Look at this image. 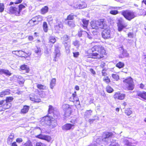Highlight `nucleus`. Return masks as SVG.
Wrapping results in <instances>:
<instances>
[{"label":"nucleus","mask_w":146,"mask_h":146,"mask_svg":"<svg viewBox=\"0 0 146 146\" xmlns=\"http://www.w3.org/2000/svg\"><path fill=\"white\" fill-rule=\"evenodd\" d=\"M29 108V106L27 105L24 106L23 108L21 110V113L22 114L26 113L28 111Z\"/></svg>","instance_id":"obj_20"},{"label":"nucleus","mask_w":146,"mask_h":146,"mask_svg":"<svg viewBox=\"0 0 146 146\" xmlns=\"http://www.w3.org/2000/svg\"><path fill=\"white\" fill-rule=\"evenodd\" d=\"M74 126V124L67 123L63 125L62 128V129L63 130L68 131L72 129V127Z\"/></svg>","instance_id":"obj_13"},{"label":"nucleus","mask_w":146,"mask_h":146,"mask_svg":"<svg viewBox=\"0 0 146 146\" xmlns=\"http://www.w3.org/2000/svg\"><path fill=\"white\" fill-rule=\"evenodd\" d=\"M13 100V98L11 97H7L6 100H5L6 101V103L7 102L10 103V102L12 101Z\"/></svg>","instance_id":"obj_43"},{"label":"nucleus","mask_w":146,"mask_h":146,"mask_svg":"<svg viewBox=\"0 0 146 146\" xmlns=\"http://www.w3.org/2000/svg\"><path fill=\"white\" fill-rule=\"evenodd\" d=\"M66 106H68V108L66 109L64 115L65 117H69L72 114V110L70 105L66 104Z\"/></svg>","instance_id":"obj_11"},{"label":"nucleus","mask_w":146,"mask_h":146,"mask_svg":"<svg viewBox=\"0 0 146 146\" xmlns=\"http://www.w3.org/2000/svg\"><path fill=\"white\" fill-rule=\"evenodd\" d=\"M36 25V23L35 22V21L32 18L29 21L27 24V26L29 27H32Z\"/></svg>","instance_id":"obj_23"},{"label":"nucleus","mask_w":146,"mask_h":146,"mask_svg":"<svg viewBox=\"0 0 146 146\" xmlns=\"http://www.w3.org/2000/svg\"><path fill=\"white\" fill-rule=\"evenodd\" d=\"M145 85L143 83H141L140 84L139 88L142 89H145Z\"/></svg>","instance_id":"obj_57"},{"label":"nucleus","mask_w":146,"mask_h":146,"mask_svg":"<svg viewBox=\"0 0 146 146\" xmlns=\"http://www.w3.org/2000/svg\"><path fill=\"white\" fill-rule=\"evenodd\" d=\"M90 71L93 74H96L95 71L92 68H90Z\"/></svg>","instance_id":"obj_60"},{"label":"nucleus","mask_w":146,"mask_h":146,"mask_svg":"<svg viewBox=\"0 0 146 146\" xmlns=\"http://www.w3.org/2000/svg\"><path fill=\"white\" fill-rule=\"evenodd\" d=\"M44 135L40 134L35 136V137L38 139L42 140L43 138H44Z\"/></svg>","instance_id":"obj_52"},{"label":"nucleus","mask_w":146,"mask_h":146,"mask_svg":"<svg viewBox=\"0 0 146 146\" xmlns=\"http://www.w3.org/2000/svg\"><path fill=\"white\" fill-rule=\"evenodd\" d=\"M25 82V80L21 76H20V78L19 77V84H23Z\"/></svg>","instance_id":"obj_45"},{"label":"nucleus","mask_w":146,"mask_h":146,"mask_svg":"<svg viewBox=\"0 0 146 146\" xmlns=\"http://www.w3.org/2000/svg\"><path fill=\"white\" fill-rule=\"evenodd\" d=\"M11 106V103H5L4 105H3V108L5 109H8Z\"/></svg>","instance_id":"obj_39"},{"label":"nucleus","mask_w":146,"mask_h":146,"mask_svg":"<svg viewBox=\"0 0 146 146\" xmlns=\"http://www.w3.org/2000/svg\"><path fill=\"white\" fill-rule=\"evenodd\" d=\"M17 8L15 7H11L9 9V13H15L17 11Z\"/></svg>","instance_id":"obj_36"},{"label":"nucleus","mask_w":146,"mask_h":146,"mask_svg":"<svg viewBox=\"0 0 146 146\" xmlns=\"http://www.w3.org/2000/svg\"><path fill=\"white\" fill-rule=\"evenodd\" d=\"M106 90L108 93H111L113 91V89L110 86L108 85L106 88Z\"/></svg>","instance_id":"obj_38"},{"label":"nucleus","mask_w":146,"mask_h":146,"mask_svg":"<svg viewBox=\"0 0 146 146\" xmlns=\"http://www.w3.org/2000/svg\"><path fill=\"white\" fill-rule=\"evenodd\" d=\"M53 20V18L51 17H48L47 19V21L49 25L52 23Z\"/></svg>","instance_id":"obj_47"},{"label":"nucleus","mask_w":146,"mask_h":146,"mask_svg":"<svg viewBox=\"0 0 146 146\" xmlns=\"http://www.w3.org/2000/svg\"><path fill=\"white\" fill-rule=\"evenodd\" d=\"M10 93V90H6L5 91H2L1 92L0 95V97H2L3 96L9 94Z\"/></svg>","instance_id":"obj_32"},{"label":"nucleus","mask_w":146,"mask_h":146,"mask_svg":"<svg viewBox=\"0 0 146 146\" xmlns=\"http://www.w3.org/2000/svg\"><path fill=\"white\" fill-rule=\"evenodd\" d=\"M92 29H104L102 32V37L104 39H108L111 37V31L108 28V25L104 19L101 18L98 20H93L90 23Z\"/></svg>","instance_id":"obj_1"},{"label":"nucleus","mask_w":146,"mask_h":146,"mask_svg":"<svg viewBox=\"0 0 146 146\" xmlns=\"http://www.w3.org/2000/svg\"><path fill=\"white\" fill-rule=\"evenodd\" d=\"M121 14L126 20L129 21H131L137 16L134 12L129 10L122 11Z\"/></svg>","instance_id":"obj_4"},{"label":"nucleus","mask_w":146,"mask_h":146,"mask_svg":"<svg viewBox=\"0 0 146 146\" xmlns=\"http://www.w3.org/2000/svg\"><path fill=\"white\" fill-rule=\"evenodd\" d=\"M113 133L111 132H104L103 133V137L104 135V137H102V140L103 141H105L107 139H108L110 137H112L113 135Z\"/></svg>","instance_id":"obj_12"},{"label":"nucleus","mask_w":146,"mask_h":146,"mask_svg":"<svg viewBox=\"0 0 146 146\" xmlns=\"http://www.w3.org/2000/svg\"><path fill=\"white\" fill-rule=\"evenodd\" d=\"M53 115L54 117V122H55V121H56V120L59 119L60 117L59 114L57 113L56 111L54 114H53Z\"/></svg>","instance_id":"obj_41"},{"label":"nucleus","mask_w":146,"mask_h":146,"mask_svg":"<svg viewBox=\"0 0 146 146\" xmlns=\"http://www.w3.org/2000/svg\"><path fill=\"white\" fill-rule=\"evenodd\" d=\"M137 96L143 99L146 100V92L143 91L138 93Z\"/></svg>","instance_id":"obj_21"},{"label":"nucleus","mask_w":146,"mask_h":146,"mask_svg":"<svg viewBox=\"0 0 146 146\" xmlns=\"http://www.w3.org/2000/svg\"><path fill=\"white\" fill-rule=\"evenodd\" d=\"M41 51L40 48V47H36V48L35 49V52L36 53H40Z\"/></svg>","instance_id":"obj_50"},{"label":"nucleus","mask_w":146,"mask_h":146,"mask_svg":"<svg viewBox=\"0 0 146 146\" xmlns=\"http://www.w3.org/2000/svg\"><path fill=\"white\" fill-rule=\"evenodd\" d=\"M92 111L91 110H86L84 114V116L86 118L92 115Z\"/></svg>","instance_id":"obj_27"},{"label":"nucleus","mask_w":146,"mask_h":146,"mask_svg":"<svg viewBox=\"0 0 146 146\" xmlns=\"http://www.w3.org/2000/svg\"><path fill=\"white\" fill-rule=\"evenodd\" d=\"M56 112L54 108L52 105H50L48 110V114H54Z\"/></svg>","instance_id":"obj_25"},{"label":"nucleus","mask_w":146,"mask_h":146,"mask_svg":"<svg viewBox=\"0 0 146 146\" xmlns=\"http://www.w3.org/2000/svg\"><path fill=\"white\" fill-rule=\"evenodd\" d=\"M74 17L75 15L72 13H71L68 15L65 19V21H68L66 24L71 28L74 27L75 26L74 22L71 21L74 19Z\"/></svg>","instance_id":"obj_5"},{"label":"nucleus","mask_w":146,"mask_h":146,"mask_svg":"<svg viewBox=\"0 0 146 146\" xmlns=\"http://www.w3.org/2000/svg\"><path fill=\"white\" fill-rule=\"evenodd\" d=\"M14 135L13 134H12L10 135L7 139V142L8 144H11L13 139H14Z\"/></svg>","instance_id":"obj_28"},{"label":"nucleus","mask_w":146,"mask_h":146,"mask_svg":"<svg viewBox=\"0 0 146 146\" xmlns=\"http://www.w3.org/2000/svg\"><path fill=\"white\" fill-rule=\"evenodd\" d=\"M103 81L108 84H109L111 82V80L108 76H104L103 78Z\"/></svg>","instance_id":"obj_30"},{"label":"nucleus","mask_w":146,"mask_h":146,"mask_svg":"<svg viewBox=\"0 0 146 146\" xmlns=\"http://www.w3.org/2000/svg\"><path fill=\"white\" fill-rule=\"evenodd\" d=\"M4 10V5L3 3H0V12H2Z\"/></svg>","instance_id":"obj_55"},{"label":"nucleus","mask_w":146,"mask_h":146,"mask_svg":"<svg viewBox=\"0 0 146 146\" xmlns=\"http://www.w3.org/2000/svg\"><path fill=\"white\" fill-rule=\"evenodd\" d=\"M111 76L116 81H117L119 79V76L117 74H113L111 75Z\"/></svg>","instance_id":"obj_42"},{"label":"nucleus","mask_w":146,"mask_h":146,"mask_svg":"<svg viewBox=\"0 0 146 146\" xmlns=\"http://www.w3.org/2000/svg\"><path fill=\"white\" fill-rule=\"evenodd\" d=\"M124 66V63L123 62L121 61L119 62L115 65V66L119 69L123 68Z\"/></svg>","instance_id":"obj_29"},{"label":"nucleus","mask_w":146,"mask_h":146,"mask_svg":"<svg viewBox=\"0 0 146 146\" xmlns=\"http://www.w3.org/2000/svg\"><path fill=\"white\" fill-rule=\"evenodd\" d=\"M123 82L124 84L123 88L125 90L127 91L133 90L135 85L133 79L131 77L129 76L125 78H123Z\"/></svg>","instance_id":"obj_3"},{"label":"nucleus","mask_w":146,"mask_h":146,"mask_svg":"<svg viewBox=\"0 0 146 146\" xmlns=\"http://www.w3.org/2000/svg\"><path fill=\"white\" fill-rule=\"evenodd\" d=\"M107 69L104 68L103 69L102 71V75L103 76H105L107 75Z\"/></svg>","instance_id":"obj_44"},{"label":"nucleus","mask_w":146,"mask_h":146,"mask_svg":"<svg viewBox=\"0 0 146 146\" xmlns=\"http://www.w3.org/2000/svg\"><path fill=\"white\" fill-rule=\"evenodd\" d=\"M42 27L44 32L46 33L48 31V25L46 22L44 21L43 22Z\"/></svg>","instance_id":"obj_31"},{"label":"nucleus","mask_w":146,"mask_h":146,"mask_svg":"<svg viewBox=\"0 0 146 146\" xmlns=\"http://www.w3.org/2000/svg\"><path fill=\"white\" fill-rule=\"evenodd\" d=\"M125 97V95L123 93H121L118 92H115L113 96V97L115 100H123Z\"/></svg>","instance_id":"obj_8"},{"label":"nucleus","mask_w":146,"mask_h":146,"mask_svg":"<svg viewBox=\"0 0 146 146\" xmlns=\"http://www.w3.org/2000/svg\"><path fill=\"white\" fill-rule=\"evenodd\" d=\"M82 21L83 23L82 27L84 29H86L88 31V27L89 23V20H86L85 19H82Z\"/></svg>","instance_id":"obj_17"},{"label":"nucleus","mask_w":146,"mask_h":146,"mask_svg":"<svg viewBox=\"0 0 146 146\" xmlns=\"http://www.w3.org/2000/svg\"><path fill=\"white\" fill-rule=\"evenodd\" d=\"M56 40L55 37L53 36H50L49 37L48 42L50 44H53L56 42Z\"/></svg>","instance_id":"obj_35"},{"label":"nucleus","mask_w":146,"mask_h":146,"mask_svg":"<svg viewBox=\"0 0 146 146\" xmlns=\"http://www.w3.org/2000/svg\"><path fill=\"white\" fill-rule=\"evenodd\" d=\"M62 40L63 43L66 46L68 44V41L70 39V36L67 35H64L61 38Z\"/></svg>","instance_id":"obj_14"},{"label":"nucleus","mask_w":146,"mask_h":146,"mask_svg":"<svg viewBox=\"0 0 146 146\" xmlns=\"http://www.w3.org/2000/svg\"><path fill=\"white\" fill-rule=\"evenodd\" d=\"M73 56L75 58H77L80 55L79 52H73Z\"/></svg>","instance_id":"obj_54"},{"label":"nucleus","mask_w":146,"mask_h":146,"mask_svg":"<svg viewBox=\"0 0 146 146\" xmlns=\"http://www.w3.org/2000/svg\"><path fill=\"white\" fill-rule=\"evenodd\" d=\"M48 7L47 6H45L41 9L40 13L42 15L45 14L48 12Z\"/></svg>","instance_id":"obj_26"},{"label":"nucleus","mask_w":146,"mask_h":146,"mask_svg":"<svg viewBox=\"0 0 146 146\" xmlns=\"http://www.w3.org/2000/svg\"><path fill=\"white\" fill-rule=\"evenodd\" d=\"M0 74H4L7 76H9L11 75V73L8 70L2 69L0 70Z\"/></svg>","instance_id":"obj_24"},{"label":"nucleus","mask_w":146,"mask_h":146,"mask_svg":"<svg viewBox=\"0 0 146 146\" xmlns=\"http://www.w3.org/2000/svg\"><path fill=\"white\" fill-rule=\"evenodd\" d=\"M12 53L15 54L16 55H18V51H13L12 52Z\"/></svg>","instance_id":"obj_63"},{"label":"nucleus","mask_w":146,"mask_h":146,"mask_svg":"<svg viewBox=\"0 0 146 146\" xmlns=\"http://www.w3.org/2000/svg\"><path fill=\"white\" fill-rule=\"evenodd\" d=\"M110 146H120V145L117 143L112 142L111 143Z\"/></svg>","instance_id":"obj_56"},{"label":"nucleus","mask_w":146,"mask_h":146,"mask_svg":"<svg viewBox=\"0 0 146 146\" xmlns=\"http://www.w3.org/2000/svg\"><path fill=\"white\" fill-rule=\"evenodd\" d=\"M73 44L74 46H77L78 47H79L80 45V44H79V41L77 40L73 41Z\"/></svg>","instance_id":"obj_51"},{"label":"nucleus","mask_w":146,"mask_h":146,"mask_svg":"<svg viewBox=\"0 0 146 146\" xmlns=\"http://www.w3.org/2000/svg\"><path fill=\"white\" fill-rule=\"evenodd\" d=\"M53 119L52 117L49 116H46L44 118V123L47 125H52L55 122L54 120L52 119Z\"/></svg>","instance_id":"obj_7"},{"label":"nucleus","mask_w":146,"mask_h":146,"mask_svg":"<svg viewBox=\"0 0 146 146\" xmlns=\"http://www.w3.org/2000/svg\"><path fill=\"white\" fill-rule=\"evenodd\" d=\"M35 22L38 24L39 23L43 20V17L40 15H38L32 18Z\"/></svg>","instance_id":"obj_15"},{"label":"nucleus","mask_w":146,"mask_h":146,"mask_svg":"<svg viewBox=\"0 0 146 146\" xmlns=\"http://www.w3.org/2000/svg\"><path fill=\"white\" fill-rule=\"evenodd\" d=\"M31 54V53L29 51H23L19 50V57L21 58H26L29 57Z\"/></svg>","instance_id":"obj_10"},{"label":"nucleus","mask_w":146,"mask_h":146,"mask_svg":"<svg viewBox=\"0 0 146 146\" xmlns=\"http://www.w3.org/2000/svg\"><path fill=\"white\" fill-rule=\"evenodd\" d=\"M72 96L69 98L70 101L75 103L74 105L76 106L80 105V102L77 96L76 92L74 91L72 94Z\"/></svg>","instance_id":"obj_6"},{"label":"nucleus","mask_w":146,"mask_h":146,"mask_svg":"<svg viewBox=\"0 0 146 146\" xmlns=\"http://www.w3.org/2000/svg\"><path fill=\"white\" fill-rule=\"evenodd\" d=\"M94 117H96V119L95 118L94 119H89L88 121L90 123H92L94 121L96 120L99 119V118L97 116L95 115L94 116Z\"/></svg>","instance_id":"obj_53"},{"label":"nucleus","mask_w":146,"mask_h":146,"mask_svg":"<svg viewBox=\"0 0 146 146\" xmlns=\"http://www.w3.org/2000/svg\"><path fill=\"white\" fill-rule=\"evenodd\" d=\"M87 5L84 2H82L81 3L76 5V8L77 9H82L86 7Z\"/></svg>","instance_id":"obj_22"},{"label":"nucleus","mask_w":146,"mask_h":146,"mask_svg":"<svg viewBox=\"0 0 146 146\" xmlns=\"http://www.w3.org/2000/svg\"><path fill=\"white\" fill-rule=\"evenodd\" d=\"M117 30L119 31L120 32L124 28H125L127 25H124L123 24V19L122 18H120L117 20Z\"/></svg>","instance_id":"obj_9"},{"label":"nucleus","mask_w":146,"mask_h":146,"mask_svg":"<svg viewBox=\"0 0 146 146\" xmlns=\"http://www.w3.org/2000/svg\"><path fill=\"white\" fill-rule=\"evenodd\" d=\"M27 6V5L26 3H25L24 4H21L19 5V14L20 12L23 9L25 8L26 6Z\"/></svg>","instance_id":"obj_37"},{"label":"nucleus","mask_w":146,"mask_h":146,"mask_svg":"<svg viewBox=\"0 0 146 146\" xmlns=\"http://www.w3.org/2000/svg\"><path fill=\"white\" fill-rule=\"evenodd\" d=\"M133 34L129 32L128 34V37L130 38H132L133 37Z\"/></svg>","instance_id":"obj_58"},{"label":"nucleus","mask_w":146,"mask_h":146,"mask_svg":"<svg viewBox=\"0 0 146 146\" xmlns=\"http://www.w3.org/2000/svg\"><path fill=\"white\" fill-rule=\"evenodd\" d=\"M36 86L38 89L42 90H44L46 88V86L41 84H37Z\"/></svg>","instance_id":"obj_40"},{"label":"nucleus","mask_w":146,"mask_h":146,"mask_svg":"<svg viewBox=\"0 0 146 146\" xmlns=\"http://www.w3.org/2000/svg\"><path fill=\"white\" fill-rule=\"evenodd\" d=\"M117 7H111L109 9H111L110 13L113 15H115L119 13V11L117 10Z\"/></svg>","instance_id":"obj_16"},{"label":"nucleus","mask_w":146,"mask_h":146,"mask_svg":"<svg viewBox=\"0 0 146 146\" xmlns=\"http://www.w3.org/2000/svg\"><path fill=\"white\" fill-rule=\"evenodd\" d=\"M36 146H46V145L44 143L41 142H39L36 143Z\"/></svg>","instance_id":"obj_49"},{"label":"nucleus","mask_w":146,"mask_h":146,"mask_svg":"<svg viewBox=\"0 0 146 146\" xmlns=\"http://www.w3.org/2000/svg\"><path fill=\"white\" fill-rule=\"evenodd\" d=\"M125 113L127 115L129 116L132 113V112L129 109H127L125 111Z\"/></svg>","instance_id":"obj_46"},{"label":"nucleus","mask_w":146,"mask_h":146,"mask_svg":"<svg viewBox=\"0 0 146 146\" xmlns=\"http://www.w3.org/2000/svg\"><path fill=\"white\" fill-rule=\"evenodd\" d=\"M23 146H33L32 143L30 141H27Z\"/></svg>","instance_id":"obj_48"},{"label":"nucleus","mask_w":146,"mask_h":146,"mask_svg":"<svg viewBox=\"0 0 146 146\" xmlns=\"http://www.w3.org/2000/svg\"><path fill=\"white\" fill-rule=\"evenodd\" d=\"M106 65V63L105 62H103L100 65V66L102 68H104V67Z\"/></svg>","instance_id":"obj_62"},{"label":"nucleus","mask_w":146,"mask_h":146,"mask_svg":"<svg viewBox=\"0 0 146 146\" xmlns=\"http://www.w3.org/2000/svg\"><path fill=\"white\" fill-rule=\"evenodd\" d=\"M20 69L23 70H25L26 73H28L30 71V69L28 66L24 64L20 66Z\"/></svg>","instance_id":"obj_19"},{"label":"nucleus","mask_w":146,"mask_h":146,"mask_svg":"<svg viewBox=\"0 0 146 146\" xmlns=\"http://www.w3.org/2000/svg\"><path fill=\"white\" fill-rule=\"evenodd\" d=\"M5 103H6V101L4 100L0 101V105H4Z\"/></svg>","instance_id":"obj_61"},{"label":"nucleus","mask_w":146,"mask_h":146,"mask_svg":"<svg viewBox=\"0 0 146 146\" xmlns=\"http://www.w3.org/2000/svg\"><path fill=\"white\" fill-rule=\"evenodd\" d=\"M91 50L92 53L89 55V57L91 58L103 59L107 54L104 47L101 45H95Z\"/></svg>","instance_id":"obj_2"},{"label":"nucleus","mask_w":146,"mask_h":146,"mask_svg":"<svg viewBox=\"0 0 146 146\" xmlns=\"http://www.w3.org/2000/svg\"><path fill=\"white\" fill-rule=\"evenodd\" d=\"M30 100L35 102H39L41 101V99L39 96L35 95L33 97H30Z\"/></svg>","instance_id":"obj_18"},{"label":"nucleus","mask_w":146,"mask_h":146,"mask_svg":"<svg viewBox=\"0 0 146 146\" xmlns=\"http://www.w3.org/2000/svg\"><path fill=\"white\" fill-rule=\"evenodd\" d=\"M51 139L52 138L50 136L46 135H44V138L42 139V140H45L48 142H50Z\"/></svg>","instance_id":"obj_33"},{"label":"nucleus","mask_w":146,"mask_h":146,"mask_svg":"<svg viewBox=\"0 0 146 146\" xmlns=\"http://www.w3.org/2000/svg\"><path fill=\"white\" fill-rule=\"evenodd\" d=\"M56 79L55 78H53L51 80L50 86L51 89H53L55 84Z\"/></svg>","instance_id":"obj_34"},{"label":"nucleus","mask_w":146,"mask_h":146,"mask_svg":"<svg viewBox=\"0 0 146 146\" xmlns=\"http://www.w3.org/2000/svg\"><path fill=\"white\" fill-rule=\"evenodd\" d=\"M33 38H34L32 36H29L28 37V39L29 41H32Z\"/></svg>","instance_id":"obj_59"},{"label":"nucleus","mask_w":146,"mask_h":146,"mask_svg":"<svg viewBox=\"0 0 146 146\" xmlns=\"http://www.w3.org/2000/svg\"><path fill=\"white\" fill-rule=\"evenodd\" d=\"M11 146H17V145L16 142H14L12 144Z\"/></svg>","instance_id":"obj_64"}]
</instances>
